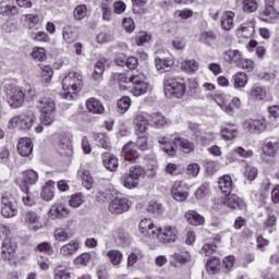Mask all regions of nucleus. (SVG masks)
I'll return each instance as SVG.
<instances>
[{
    "label": "nucleus",
    "instance_id": "obj_1",
    "mask_svg": "<svg viewBox=\"0 0 279 279\" xmlns=\"http://www.w3.org/2000/svg\"><path fill=\"white\" fill-rule=\"evenodd\" d=\"M158 143L161 145V149L168 156L172 157L178 154L175 147H180L184 154H191L192 151H195V144L184 137H174L171 143V138L162 136L158 138Z\"/></svg>",
    "mask_w": 279,
    "mask_h": 279
},
{
    "label": "nucleus",
    "instance_id": "obj_2",
    "mask_svg": "<svg viewBox=\"0 0 279 279\" xmlns=\"http://www.w3.org/2000/svg\"><path fill=\"white\" fill-rule=\"evenodd\" d=\"M84 82L80 72H70L62 80V95L64 99H75L77 93L82 90Z\"/></svg>",
    "mask_w": 279,
    "mask_h": 279
},
{
    "label": "nucleus",
    "instance_id": "obj_3",
    "mask_svg": "<svg viewBox=\"0 0 279 279\" xmlns=\"http://www.w3.org/2000/svg\"><path fill=\"white\" fill-rule=\"evenodd\" d=\"M37 104L40 112V123L51 125L56 121V101L49 97H43L39 98Z\"/></svg>",
    "mask_w": 279,
    "mask_h": 279
},
{
    "label": "nucleus",
    "instance_id": "obj_4",
    "mask_svg": "<svg viewBox=\"0 0 279 279\" xmlns=\"http://www.w3.org/2000/svg\"><path fill=\"white\" fill-rule=\"evenodd\" d=\"M36 121V113H34V111H27L25 113L12 117L7 124V128L9 130L27 131L32 130Z\"/></svg>",
    "mask_w": 279,
    "mask_h": 279
},
{
    "label": "nucleus",
    "instance_id": "obj_5",
    "mask_svg": "<svg viewBox=\"0 0 279 279\" xmlns=\"http://www.w3.org/2000/svg\"><path fill=\"white\" fill-rule=\"evenodd\" d=\"M163 92L169 99H171V97L180 99L184 97V93H186V85L172 75L167 74L163 80Z\"/></svg>",
    "mask_w": 279,
    "mask_h": 279
},
{
    "label": "nucleus",
    "instance_id": "obj_6",
    "mask_svg": "<svg viewBox=\"0 0 279 279\" xmlns=\"http://www.w3.org/2000/svg\"><path fill=\"white\" fill-rule=\"evenodd\" d=\"M4 92L7 95L8 104L14 110L19 108H23L25 104V93L19 86L13 83H9L4 85Z\"/></svg>",
    "mask_w": 279,
    "mask_h": 279
},
{
    "label": "nucleus",
    "instance_id": "obj_7",
    "mask_svg": "<svg viewBox=\"0 0 279 279\" xmlns=\"http://www.w3.org/2000/svg\"><path fill=\"white\" fill-rule=\"evenodd\" d=\"M129 82L132 84L131 93L135 97H141V95H146L151 90V84L148 83L147 76L143 73L133 74Z\"/></svg>",
    "mask_w": 279,
    "mask_h": 279
},
{
    "label": "nucleus",
    "instance_id": "obj_8",
    "mask_svg": "<svg viewBox=\"0 0 279 279\" xmlns=\"http://www.w3.org/2000/svg\"><path fill=\"white\" fill-rule=\"evenodd\" d=\"M1 215L4 219H12L19 215V204L16 198L10 193H3L1 195Z\"/></svg>",
    "mask_w": 279,
    "mask_h": 279
},
{
    "label": "nucleus",
    "instance_id": "obj_9",
    "mask_svg": "<svg viewBox=\"0 0 279 279\" xmlns=\"http://www.w3.org/2000/svg\"><path fill=\"white\" fill-rule=\"evenodd\" d=\"M178 228L174 226L166 225L157 229L156 238L159 243L167 245L169 243H175L178 241Z\"/></svg>",
    "mask_w": 279,
    "mask_h": 279
},
{
    "label": "nucleus",
    "instance_id": "obj_10",
    "mask_svg": "<svg viewBox=\"0 0 279 279\" xmlns=\"http://www.w3.org/2000/svg\"><path fill=\"white\" fill-rule=\"evenodd\" d=\"M279 151V143L275 140H266L263 146V155L262 159L264 162L271 165L274 160H276V156H278Z\"/></svg>",
    "mask_w": 279,
    "mask_h": 279
},
{
    "label": "nucleus",
    "instance_id": "obj_11",
    "mask_svg": "<svg viewBox=\"0 0 279 279\" xmlns=\"http://www.w3.org/2000/svg\"><path fill=\"white\" fill-rule=\"evenodd\" d=\"M171 197L175 202H186L189 199V184L184 181H174L171 186Z\"/></svg>",
    "mask_w": 279,
    "mask_h": 279
},
{
    "label": "nucleus",
    "instance_id": "obj_12",
    "mask_svg": "<svg viewBox=\"0 0 279 279\" xmlns=\"http://www.w3.org/2000/svg\"><path fill=\"white\" fill-rule=\"evenodd\" d=\"M254 34H256V20L254 19L241 24L240 27L235 29V36L240 40H247L252 38Z\"/></svg>",
    "mask_w": 279,
    "mask_h": 279
},
{
    "label": "nucleus",
    "instance_id": "obj_13",
    "mask_svg": "<svg viewBox=\"0 0 279 279\" xmlns=\"http://www.w3.org/2000/svg\"><path fill=\"white\" fill-rule=\"evenodd\" d=\"M21 222L28 228H32L34 232H38V230H43V223H40V216L35 211H25L21 216Z\"/></svg>",
    "mask_w": 279,
    "mask_h": 279
},
{
    "label": "nucleus",
    "instance_id": "obj_14",
    "mask_svg": "<svg viewBox=\"0 0 279 279\" xmlns=\"http://www.w3.org/2000/svg\"><path fill=\"white\" fill-rule=\"evenodd\" d=\"M138 228L143 236H147L148 239H156L158 228L156 227V225H154V220H151L150 218L142 219L140 221Z\"/></svg>",
    "mask_w": 279,
    "mask_h": 279
},
{
    "label": "nucleus",
    "instance_id": "obj_15",
    "mask_svg": "<svg viewBox=\"0 0 279 279\" xmlns=\"http://www.w3.org/2000/svg\"><path fill=\"white\" fill-rule=\"evenodd\" d=\"M128 210H130V201L128 198L117 197L109 204V213H112V215H123Z\"/></svg>",
    "mask_w": 279,
    "mask_h": 279
},
{
    "label": "nucleus",
    "instance_id": "obj_16",
    "mask_svg": "<svg viewBox=\"0 0 279 279\" xmlns=\"http://www.w3.org/2000/svg\"><path fill=\"white\" fill-rule=\"evenodd\" d=\"M165 53L169 52L159 51L155 58V66L159 73H167V71L173 66V61L169 58H166Z\"/></svg>",
    "mask_w": 279,
    "mask_h": 279
},
{
    "label": "nucleus",
    "instance_id": "obj_17",
    "mask_svg": "<svg viewBox=\"0 0 279 279\" xmlns=\"http://www.w3.org/2000/svg\"><path fill=\"white\" fill-rule=\"evenodd\" d=\"M16 242H14L10 238H5L2 242V257L4 260H12L14 258V254H16Z\"/></svg>",
    "mask_w": 279,
    "mask_h": 279
},
{
    "label": "nucleus",
    "instance_id": "obj_18",
    "mask_svg": "<svg viewBox=\"0 0 279 279\" xmlns=\"http://www.w3.org/2000/svg\"><path fill=\"white\" fill-rule=\"evenodd\" d=\"M80 251V241L71 240L69 243L62 245L59 250V254L63 256V258H71V256H75Z\"/></svg>",
    "mask_w": 279,
    "mask_h": 279
},
{
    "label": "nucleus",
    "instance_id": "obj_19",
    "mask_svg": "<svg viewBox=\"0 0 279 279\" xmlns=\"http://www.w3.org/2000/svg\"><path fill=\"white\" fill-rule=\"evenodd\" d=\"M17 151L20 156L27 158V156H32L34 151V144L29 137H22L17 142Z\"/></svg>",
    "mask_w": 279,
    "mask_h": 279
},
{
    "label": "nucleus",
    "instance_id": "obj_20",
    "mask_svg": "<svg viewBox=\"0 0 279 279\" xmlns=\"http://www.w3.org/2000/svg\"><path fill=\"white\" fill-rule=\"evenodd\" d=\"M122 154L124 159L129 160L130 162H134V160L141 157V154L136 147V143L134 142H129L126 145H124Z\"/></svg>",
    "mask_w": 279,
    "mask_h": 279
},
{
    "label": "nucleus",
    "instance_id": "obj_21",
    "mask_svg": "<svg viewBox=\"0 0 279 279\" xmlns=\"http://www.w3.org/2000/svg\"><path fill=\"white\" fill-rule=\"evenodd\" d=\"M22 178L24 183L21 181V179L16 180L19 186H27L28 184L32 186L38 182V172H36L34 169H28L22 172Z\"/></svg>",
    "mask_w": 279,
    "mask_h": 279
},
{
    "label": "nucleus",
    "instance_id": "obj_22",
    "mask_svg": "<svg viewBox=\"0 0 279 279\" xmlns=\"http://www.w3.org/2000/svg\"><path fill=\"white\" fill-rule=\"evenodd\" d=\"M50 219H64L69 217V210L62 203H57L49 210Z\"/></svg>",
    "mask_w": 279,
    "mask_h": 279
},
{
    "label": "nucleus",
    "instance_id": "obj_23",
    "mask_svg": "<svg viewBox=\"0 0 279 279\" xmlns=\"http://www.w3.org/2000/svg\"><path fill=\"white\" fill-rule=\"evenodd\" d=\"M71 138L72 136L69 133H61L59 135L58 147L61 154H71L73 149V146L71 145Z\"/></svg>",
    "mask_w": 279,
    "mask_h": 279
},
{
    "label": "nucleus",
    "instance_id": "obj_24",
    "mask_svg": "<svg viewBox=\"0 0 279 279\" xmlns=\"http://www.w3.org/2000/svg\"><path fill=\"white\" fill-rule=\"evenodd\" d=\"M184 217L190 226H204V223H206V219L204 218V216L193 209L187 210Z\"/></svg>",
    "mask_w": 279,
    "mask_h": 279
},
{
    "label": "nucleus",
    "instance_id": "obj_25",
    "mask_svg": "<svg viewBox=\"0 0 279 279\" xmlns=\"http://www.w3.org/2000/svg\"><path fill=\"white\" fill-rule=\"evenodd\" d=\"M101 160H102V165L107 169V171H114L116 169L119 168V159L117 158V156H114L110 153L102 154Z\"/></svg>",
    "mask_w": 279,
    "mask_h": 279
},
{
    "label": "nucleus",
    "instance_id": "obj_26",
    "mask_svg": "<svg viewBox=\"0 0 279 279\" xmlns=\"http://www.w3.org/2000/svg\"><path fill=\"white\" fill-rule=\"evenodd\" d=\"M86 108L88 112H92V114H104V112H106V108H104V104H101V101H99L97 98L87 99Z\"/></svg>",
    "mask_w": 279,
    "mask_h": 279
},
{
    "label": "nucleus",
    "instance_id": "obj_27",
    "mask_svg": "<svg viewBox=\"0 0 279 279\" xmlns=\"http://www.w3.org/2000/svg\"><path fill=\"white\" fill-rule=\"evenodd\" d=\"M223 58L226 62H229V64H235L240 65L243 60V53L240 50H227L223 53Z\"/></svg>",
    "mask_w": 279,
    "mask_h": 279
},
{
    "label": "nucleus",
    "instance_id": "obj_28",
    "mask_svg": "<svg viewBox=\"0 0 279 279\" xmlns=\"http://www.w3.org/2000/svg\"><path fill=\"white\" fill-rule=\"evenodd\" d=\"M279 16V8L265 7V9L260 12L259 19L260 21H265L266 23H271L274 19H278Z\"/></svg>",
    "mask_w": 279,
    "mask_h": 279
},
{
    "label": "nucleus",
    "instance_id": "obj_29",
    "mask_svg": "<svg viewBox=\"0 0 279 279\" xmlns=\"http://www.w3.org/2000/svg\"><path fill=\"white\" fill-rule=\"evenodd\" d=\"M62 38L66 45H72L77 40V29L75 27L68 25L62 29Z\"/></svg>",
    "mask_w": 279,
    "mask_h": 279
},
{
    "label": "nucleus",
    "instance_id": "obj_30",
    "mask_svg": "<svg viewBox=\"0 0 279 279\" xmlns=\"http://www.w3.org/2000/svg\"><path fill=\"white\" fill-rule=\"evenodd\" d=\"M234 12L232 11H226L220 21L221 28L225 29L226 32H230L232 27H234Z\"/></svg>",
    "mask_w": 279,
    "mask_h": 279
},
{
    "label": "nucleus",
    "instance_id": "obj_31",
    "mask_svg": "<svg viewBox=\"0 0 279 279\" xmlns=\"http://www.w3.org/2000/svg\"><path fill=\"white\" fill-rule=\"evenodd\" d=\"M225 206L231 209L241 208L243 210L245 209V202L241 197L231 194L225 199Z\"/></svg>",
    "mask_w": 279,
    "mask_h": 279
},
{
    "label": "nucleus",
    "instance_id": "obj_32",
    "mask_svg": "<svg viewBox=\"0 0 279 279\" xmlns=\"http://www.w3.org/2000/svg\"><path fill=\"white\" fill-rule=\"evenodd\" d=\"M198 40L206 47H213V43L217 40V33L214 31H202Z\"/></svg>",
    "mask_w": 279,
    "mask_h": 279
},
{
    "label": "nucleus",
    "instance_id": "obj_33",
    "mask_svg": "<svg viewBox=\"0 0 279 279\" xmlns=\"http://www.w3.org/2000/svg\"><path fill=\"white\" fill-rule=\"evenodd\" d=\"M134 125H135V133L138 136V134H145V132H147L149 122L145 117L137 114L134 119Z\"/></svg>",
    "mask_w": 279,
    "mask_h": 279
},
{
    "label": "nucleus",
    "instance_id": "obj_34",
    "mask_svg": "<svg viewBox=\"0 0 279 279\" xmlns=\"http://www.w3.org/2000/svg\"><path fill=\"white\" fill-rule=\"evenodd\" d=\"M218 186L225 195L232 193V178L230 175L220 177L218 180Z\"/></svg>",
    "mask_w": 279,
    "mask_h": 279
},
{
    "label": "nucleus",
    "instance_id": "obj_35",
    "mask_svg": "<svg viewBox=\"0 0 279 279\" xmlns=\"http://www.w3.org/2000/svg\"><path fill=\"white\" fill-rule=\"evenodd\" d=\"M22 23H24V27L28 29H34L38 23H40V16L36 14H24L21 16Z\"/></svg>",
    "mask_w": 279,
    "mask_h": 279
},
{
    "label": "nucleus",
    "instance_id": "obj_36",
    "mask_svg": "<svg viewBox=\"0 0 279 279\" xmlns=\"http://www.w3.org/2000/svg\"><path fill=\"white\" fill-rule=\"evenodd\" d=\"M0 14L3 16H16L19 14V7L2 1L0 2Z\"/></svg>",
    "mask_w": 279,
    "mask_h": 279
},
{
    "label": "nucleus",
    "instance_id": "obj_37",
    "mask_svg": "<svg viewBox=\"0 0 279 279\" xmlns=\"http://www.w3.org/2000/svg\"><path fill=\"white\" fill-rule=\"evenodd\" d=\"M266 95L267 92H265L260 86H253L248 90V99H252L253 101H263Z\"/></svg>",
    "mask_w": 279,
    "mask_h": 279
},
{
    "label": "nucleus",
    "instance_id": "obj_38",
    "mask_svg": "<svg viewBox=\"0 0 279 279\" xmlns=\"http://www.w3.org/2000/svg\"><path fill=\"white\" fill-rule=\"evenodd\" d=\"M107 256L109 258V263H111V265H113V267H119V265H121V263H123V253H121V251L110 250L107 253Z\"/></svg>",
    "mask_w": 279,
    "mask_h": 279
},
{
    "label": "nucleus",
    "instance_id": "obj_39",
    "mask_svg": "<svg viewBox=\"0 0 279 279\" xmlns=\"http://www.w3.org/2000/svg\"><path fill=\"white\" fill-rule=\"evenodd\" d=\"M234 88H243L247 85V74L238 72L232 77Z\"/></svg>",
    "mask_w": 279,
    "mask_h": 279
},
{
    "label": "nucleus",
    "instance_id": "obj_40",
    "mask_svg": "<svg viewBox=\"0 0 279 279\" xmlns=\"http://www.w3.org/2000/svg\"><path fill=\"white\" fill-rule=\"evenodd\" d=\"M206 267H207L208 274H211V276H215V274H219V269L221 267V260H219V258L217 257H211L207 262Z\"/></svg>",
    "mask_w": 279,
    "mask_h": 279
},
{
    "label": "nucleus",
    "instance_id": "obj_41",
    "mask_svg": "<svg viewBox=\"0 0 279 279\" xmlns=\"http://www.w3.org/2000/svg\"><path fill=\"white\" fill-rule=\"evenodd\" d=\"M243 175L248 180V182H254L258 177V168L252 165H246L244 167Z\"/></svg>",
    "mask_w": 279,
    "mask_h": 279
},
{
    "label": "nucleus",
    "instance_id": "obj_42",
    "mask_svg": "<svg viewBox=\"0 0 279 279\" xmlns=\"http://www.w3.org/2000/svg\"><path fill=\"white\" fill-rule=\"evenodd\" d=\"M181 69L185 71V73H195L199 69V62L195 59L185 60L181 64Z\"/></svg>",
    "mask_w": 279,
    "mask_h": 279
},
{
    "label": "nucleus",
    "instance_id": "obj_43",
    "mask_svg": "<svg viewBox=\"0 0 279 279\" xmlns=\"http://www.w3.org/2000/svg\"><path fill=\"white\" fill-rule=\"evenodd\" d=\"M253 122L255 125V134H263V132L267 130V119H265V117L253 118Z\"/></svg>",
    "mask_w": 279,
    "mask_h": 279
},
{
    "label": "nucleus",
    "instance_id": "obj_44",
    "mask_svg": "<svg viewBox=\"0 0 279 279\" xmlns=\"http://www.w3.org/2000/svg\"><path fill=\"white\" fill-rule=\"evenodd\" d=\"M242 10L246 12V14L256 12V10H258V0H243Z\"/></svg>",
    "mask_w": 279,
    "mask_h": 279
},
{
    "label": "nucleus",
    "instance_id": "obj_45",
    "mask_svg": "<svg viewBox=\"0 0 279 279\" xmlns=\"http://www.w3.org/2000/svg\"><path fill=\"white\" fill-rule=\"evenodd\" d=\"M86 14H88V8L86 7V4H78L73 11V16L75 21H82L86 19Z\"/></svg>",
    "mask_w": 279,
    "mask_h": 279
},
{
    "label": "nucleus",
    "instance_id": "obj_46",
    "mask_svg": "<svg viewBox=\"0 0 279 279\" xmlns=\"http://www.w3.org/2000/svg\"><path fill=\"white\" fill-rule=\"evenodd\" d=\"M131 106L132 99L130 98V96H123L118 100V108L121 114H125V112L130 110Z\"/></svg>",
    "mask_w": 279,
    "mask_h": 279
},
{
    "label": "nucleus",
    "instance_id": "obj_47",
    "mask_svg": "<svg viewBox=\"0 0 279 279\" xmlns=\"http://www.w3.org/2000/svg\"><path fill=\"white\" fill-rule=\"evenodd\" d=\"M54 279H71V272L64 268L63 265H58L53 270Z\"/></svg>",
    "mask_w": 279,
    "mask_h": 279
},
{
    "label": "nucleus",
    "instance_id": "obj_48",
    "mask_svg": "<svg viewBox=\"0 0 279 279\" xmlns=\"http://www.w3.org/2000/svg\"><path fill=\"white\" fill-rule=\"evenodd\" d=\"M138 180L133 178L129 172L124 173L122 177V184L125 189H136L138 186Z\"/></svg>",
    "mask_w": 279,
    "mask_h": 279
},
{
    "label": "nucleus",
    "instance_id": "obj_49",
    "mask_svg": "<svg viewBox=\"0 0 279 279\" xmlns=\"http://www.w3.org/2000/svg\"><path fill=\"white\" fill-rule=\"evenodd\" d=\"M54 239L59 243H66L69 239H71V234H69V231L64 228H58L54 230Z\"/></svg>",
    "mask_w": 279,
    "mask_h": 279
},
{
    "label": "nucleus",
    "instance_id": "obj_50",
    "mask_svg": "<svg viewBox=\"0 0 279 279\" xmlns=\"http://www.w3.org/2000/svg\"><path fill=\"white\" fill-rule=\"evenodd\" d=\"M32 58L38 60V62H45L47 60V51L43 47H34Z\"/></svg>",
    "mask_w": 279,
    "mask_h": 279
},
{
    "label": "nucleus",
    "instance_id": "obj_51",
    "mask_svg": "<svg viewBox=\"0 0 279 279\" xmlns=\"http://www.w3.org/2000/svg\"><path fill=\"white\" fill-rule=\"evenodd\" d=\"M104 71H106V66L102 61H98L94 66L93 78L96 82H99L104 77Z\"/></svg>",
    "mask_w": 279,
    "mask_h": 279
},
{
    "label": "nucleus",
    "instance_id": "obj_52",
    "mask_svg": "<svg viewBox=\"0 0 279 279\" xmlns=\"http://www.w3.org/2000/svg\"><path fill=\"white\" fill-rule=\"evenodd\" d=\"M220 134L225 141H232L236 136V129L230 125L221 129Z\"/></svg>",
    "mask_w": 279,
    "mask_h": 279
},
{
    "label": "nucleus",
    "instance_id": "obj_53",
    "mask_svg": "<svg viewBox=\"0 0 279 279\" xmlns=\"http://www.w3.org/2000/svg\"><path fill=\"white\" fill-rule=\"evenodd\" d=\"M138 258H143V252L141 250H134L128 257V267H134L138 263Z\"/></svg>",
    "mask_w": 279,
    "mask_h": 279
},
{
    "label": "nucleus",
    "instance_id": "obj_54",
    "mask_svg": "<svg viewBox=\"0 0 279 279\" xmlns=\"http://www.w3.org/2000/svg\"><path fill=\"white\" fill-rule=\"evenodd\" d=\"M129 173L138 182H141V178H145V169L141 166H132Z\"/></svg>",
    "mask_w": 279,
    "mask_h": 279
},
{
    "label": "nucleus",
    "instance_id": "obj_55",
    "mask_svg": "<svg viewBox=\"0 0 279 279\" xmlns=\"http://www.w3.org/2000/svg\"><path fill=\"white\" fill-rule=\"evenodd\" d=\"M150 40H151V36L145 31L140 32L135 36V43L138 47H143L145 43H149Z\"/></svg>",
    "mask_w": 279,
    "mask_h": 279
},
{
    "label": "nucleus",
    "instance_id": "obj_56",
    "mask_svg": "<svg viewBox=\"0 0 279 279\" xmlns=\"http://www.w3.org/2000/svg\"><path fill=\"white\" fill-rule=\"evenodd\" d=\"M150 117V121L156 128H165V125H167V118H165V116H162L161 113H154Z\"/></svg>",
    "mask_w": 279,
    "mask_h": 279
},
{
    "label": "nucleus",
    "instance_id": "obj_57",
    "mask_svg": "<svg viewBox=\"0 0 279 279\" xmlns=\"http://www.w3.org/2000/svg\"><path fill=\"white\" fill-rule=\"evenodd\" d=\"M82 180H83V186H85L87 191H90V189H93L94 180H93V175H90V172L88 170H84L82 172Z\"/></svg>",
    "mask_w": 279,
    "mask_h": 279
},
{
    "label": "nucleus",
    "instance_id": "obj_58",
    "mask_svg": "<svg viewBox=\"0 0 279 279\" xmlns=\"http://www.w3.org/2000/svg\"><path fill=\"white\" fill-rule=\"evenodd\" d=\"M90 253H83L74 259V265L86 267L88 266V263H90Z\"/></svg>",
    "mask_w": 279,
    "mask_h": 279
},
{
    "label": "nucleus",
    "instance_id": "obj_59",
    "mask_svg": "<svg viewBox=\"0 0 279 279\" xmlns=\"http://www.w3.org/2000/svg\"><path fill=\"white\" fill-rule=\"evenodd\" d=\"M36 251L51 256V254H53V246L49 242H43L36 246Z\"/></svg>",
    "mask_w": 279,
    "mask_h": 279
},
{
    "label": "nucleus",
    "instance_id": "obj_60",
    "mask_svg": "<svg viewBox=\"0 0 279 279\" xmlns=\"http://www.w3.org/2000/svg\"><path fill=\"white\" fill-rule=\"evenodd\" d=\"M69 204L72 208H80V206L84 204V196H82L80 193L73 194Z\"/></svg>",
    "mask_w": 279,
    "mask_h": 279
},
{
    "label": "nucleus",
    "instance_id": "obj_61",
    "mask_svg": "<svg viewBox=\"0 0 279 279\" xmlns=\"http://www.w3.org/2000/svg\"><path fill=\"white\" fill-rule=\"evenodd\" d=\"M199 84L196 81H190L187 95L190 97H199Z\"/></svg>",
    "mask_w": 279,
    "mask_h": 279
},
{
    "label": "nucleus",
    "instance_id": "obj_62",
    "mask_svg": "<svg viewBox=\"0 0 279 279\" xmlns=\"http://www.w3.org/2000/svg\"><path fill=\"white\" fill-rule=\"evenodd\" d=\"M135 145L142 151H146V149H148V146H147V135L145 133H143L142 135H141V133H138L137 141H136Z\"/></svg>",
    "mask_w": 279,
    "mask_h": 279
},
{
    "label": "nucleus",
    "instance_id": "obj_63",
    "mask_svg": "<svg viewBox=\"0 0 279 279\" xmlns=\"http://www.w3.org/2000/svg\"><path fill=\"white\" fill-rule=\"evenodd\" d=\"M32 38L33 40H37V43H49L51 40L49 35L43 31L32 34Z\"/></svg>",
    "mask_w": 279,
    "mask_h": 279
},
{
    "label": "nucleus",
    "instance_id": "obj_64",
    "mask_svg": "<svg viewBox=\"0 0 279 279\" xmlns=\"http://www.w3.org/2000/svg\"><path fill=\"white\" fill-rule=\"evenodd\" d=\"M175 19H181V21H186L187 19H191L193 16V11L189 9H183V10H177L174 12Z\"/></svg>",
    "mask_w": 279,
    "mask_h": 279
}]
</instances>
